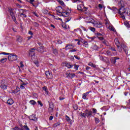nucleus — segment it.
Here are the masks:
<instances>
[{
	"mask_svg": "<svg viewBox=\"0 0 130 130\" xmlns=\"http://www.w3.org/2000/svg\"><path fill=\"white\" fill-rule=\"evenodd\" d=\"M114 10L118 11V13L120 15L121 17L123 20H125V16H126L128 13V8L121 7L119 9V10L116 8H115Z\"/></svg>",
	"mask_w": 130,
	"mask_h": 130,
	"instance_id": "obj_1",
	"label": "nucleus"
},
{
	"mask_svg": "<svg viewBox=\"0 0 130 130\" xmlns=\"http://www.w3.org/2000/svg\"><path fill=\"white\" fill-rule=\"evenodd\" d=\"M87 19L88 20L86 21V23H91L93 25L94 27H96V28H101L102 27V24L100 22L96 21L90 17H88Z\"/></svg>",
	"mask_w": 130,
	"mask_h": 130,
	"instance_id": "obj_2",
	"label": "nucleus"
},
{
	"mask_svg": "<svg viewBox=\"0 0 130 130\" xmlns=\"http://www.w3.org/2000/svg\"><path fill=\"white\" fill-rule=\"evenodd\" d=\"M71 13V11L70 9L67 8L66 9H63L60 16H62V17H69Z\"/></svg>",
	"mask_w": 130,
	"mask_h": 130,
	"instance_id": "obj_3",
	"label": "nucleus"
},
{
	"mask_svg": "<svg viewBox=\"0 0 130 130\" xmlns=\"http://www.w3.org/2000/svg\"><path fill=\"white\" fill-rule=\"evenodd\" d=\"M18 59V56L14 54H9L8 60L9 61H15Z\"/></svg>",
	"mask_w": 130,
	"mask_h": 130,
	"instance_id": "obj_4",
	"label": "nucleus"
},
{
	"mask_svg": "<svg viewBox=\"0 0 130 130\" xmlns=\"http://www.w3.org/2000/svg\"><path fill=\"white\" fill-rule=\"evenodd\" d=\"M35 50H36V48H31L29 50V56H31V59H35Z\"/></svg>",
	"mask_w": 130,
	"mask_h": 130,
	"instance_id": "obj_5",
	"label": "nucleus"
},
{
	"mask_svg": "<svg viewBox=\"0 0 130 130\" xmlns=\"http://www.w3.org/2000/svg\"><path fill=\"white\" fill-rule=\"evenodd\" d=\"M90 115H92V112L88 110H86L84 113L81 114V116H83V117L90 116Z\"/></svg>",
	"mask_w": 130,
	"mask_h": 130,
	"instance_id": "obj_6",
	"label": "nucleus"
},
{
	"mask_svg": "<svg viewBox=\"0 0 130 130\" xmlns=\"http://www.w3.org/2000/svg\"><path fill=\"white\" fill-rule=\"evenodd\" d=\"M114 42L118 48V51H119V52H121V51H122V49L121 48V47H119V45H120V43H119V41H118V39H115L114 40Z\"/></svg>",
	"mask_w": 130,
	"mask_h": 130,
	"instance_id": "obj_7",
	"label": "nucleus"
},
{
	"mask_svg": "<svg viewBox=\"0 0 130 130\" xmlns=\"http://www.w3.org/2000/svg\"><path fill=\"white\" fill-rule=\"evenodd\" d=\"M77 10H78V11H83L84 12L87 11V10H88V8L85 7V6H84V5L81 4V5H79L77 6Z\"/></svg>",
	"mask_w": 130,
	"mask_h": 130,
	"instance_id": "obj_8",
	"label": "nucleus"
},
{
	"mask_svg": "<svg viewBox=\"0 0 130 130\" xmlns=\"http://www.w3.org/2000/svg\"><path fill=\"white\" fill-rule=\"evenodd\" d=\"M0 87L4 90H6V89H7L8 86H7V83H6L5 80H3L2 81H1L0 83Z\"/></svg>",
	"mask_w": 130,
	"mask_h": 130,
	"instance_id": "obj_9",
	"label": "nucleus"
},
{
	"mask_svg": "<svg viewBox=\"0 0 130 130\" xmlns=\"http://www.w3.org/2000/svg\"><path fill=\"white\" fill-rule=\"evenodd\" d=\"M56 11L57 12V15L60 16L61 15V13L63 11V9L60 6H58L56 8Z\"/></svg>",
	"mask_w": 130,
	"mask_h": 130,
	"instance_id": "obj_10",
	"label": "nucleus"
},
{
	"mask_svg": "<svg viewBox=\"0 0 130 130\" xmlns=\"http://www.w3.org/2000/svg\"><path fill=\"white\" fill-rule=\"evenodd\" d=\"M117 59H119V58L117 57L111 58L110 59L111 63H112L113 64H115V63H116V60H117Z\"/></svg>",
	"mask_w": 130,
	"mask_h": 130,
	"instance_id": "obj_11",
	"label": "nucleus"
},
{
	"mask_svg": "<svg viewBox=\"0 0 130 130\" xmlns=\"http://www.w3.org/2000/svg\"><path fill=\"white\" fill-rule=\"evenodd\" d=\"M75 47V45L73 44H68L66 46L65 49L68 50V49H73Z\"/></svg>",
	"mask_w": 130,
	"mask_h": 130,
	"instance_id": "obj_12",
	"label": "nucleus"
},
{
	"mask_svg": "<svg viewBox=\"0 0 130 130\" xmlns=\"http://www.w3.org/2000/svg\"><path fill=\"white\" fill-rule=\"evenodd\" d=\"M45 75H46V77L48 78V79H52V74H51V72H50L49 71H46Z\"/></svg>",
	"mask_w": 130,
	"mask_h": 130,
	"instance_id": "obj_13",
	"label": "nucleus"
},
{
	"mask_svg": "<svg viewBox=\"0 0 130 130\" xmlns=\"http://www.w3.org/2000/svg\"><path fill=\"white\" fill-rule=\"evenodd\" d=\"M106 55L109 56H115L116 55V53H111L109 50L106 51Z\"/></svg>",
	"mask_w": 130,
	"mask_h": 130,
	"instance_id": "obj_14",
	"label": "nucleus"
},
{
	"mask_svg": "<svg viewBox=\"0 0 130 130\" xmlns=\"http://www.w3.org/2000/svg\"><path fill=\"white\" fill-rule=\"evenodd\" d=\"M118 5L120 8H124L125 6V3H124V2L123 1H121L118 3Z\"/></svg>",
	"mask_w": 130,
	"mask_h": 130,
	"instance_id": "obj_15",
	"label": "nucleus"
},
{
	"mask_svg": "<svg viewBox=\"0 0 130 130\" xmlns=\"http://www.w3.org/2000/svg\"><path fill=\"white\" fill-rule=\"evenodd\" d=\"M37 50L38 51V52H44V51H45V50H44V47H43V46H41L40 47L38 48Z\"/></svg>",
	"mask_w": 130,
	"mask_h": 130,
	"instance_id": "obj_16",
	"label": "nucleus"
},
{
	"mask_svg": "<svg viewBox=\"0 0 130 130\" xmlns=\"http://www.w3.org/2000/svg\"><path fill=\"white\" fill-rule=\"evenodd\" d=\"M107 29H109V30H110V31H113V32L115 31V29L114 27H113L112 26H111V24H110L109 26L107 25Z\"/></svg>",
	"mask_w": 130,
	"mask_h": 130,
	"instance_id": "obj_17",
	"label": "nucleus"
},
{
	"mask_svg": "<svg viewBox=\"0 0 130 130\" xmlns=\"http://www.w3.org/2000/svg\"><path fill=\"white\" fill-rule=\"evenodd\" d=\"M66 119L70 124H73V121L70 118V117L66 116Z\"/></svg>",
	"mask_w": 130,
	"mask_h": 130,
	"instance_id": "obj_18",
	"label": "nucleus"
},
{
	"mask_svg": "<svg viewBox=\"0 0 130 130\" xmlns=\"http://www.w3.org/2000/svg\"><path fill=\"white\" fill-rule=\"evenodd\" d=\"M96 35L98 37V38H99L100 39V40H103V37H101L102 36V34L98 32L96 34Z\"/></svg>",
	"mask_w": 130,
	"mask_h": 130,
	"instance_id": "obj_19",
	"label": "nucleus"
},
{
	"mask_svg": "<svg viewBox=\"0 0 130 130\" xmlns=\"http://www.w3.org/2000/svg\"><path fill=\"white\" fill-rule=\"evenodd\" d=\"M7 103L9 105H12V104H14V100L12 99H10L9 100H8Z\"/></svg>",
	"mask_w": 130,
	"mask_h": 130,
	"instance_id": "obj_20",
	"label": "nucleus"
},
{
	"mask_svg": "<svg viewBox=\"0 0 130 130\" xmlns=\"http://www.w3.org/2000/svg\"><path fill=\"white\" fill-rule=\"evenodd\" d=\"M29 119L30 120H34V121H36L37 120V118L35 117L34 115H32L29 117Z\"/></svg>",
	"mask_w": 130,
	"mask_h": 130,
	"instance_id": "obj_21",
	"label": "nucleus"
},
{
	"mask_svg": "<svg viewBox=\"0 0 130 130\" xmlns=\"http://www.w3.org/2000/svg\"><path fill=\"white\" fill-rule=\"evenodd\" d=\"M17 41H18V42H23V38H22V37L18 36H17V38L16 40Z\"/></svg>",
	"mask_w": 130,
	"mask_h": 130,
	"instance_id": "obj_22",
	"label": "nucleus"
},
{
	"mask_svg": "<svg viewBox=\"0 0 130 130\" xmlns=\"http://www.w3.org/2000/svg\"><path fill=\"white\" fill-rule=\"evenodd\" d=\"M121 47L124 50L125 53H126V51H127V48L126 47V46L124 45H121Z\"/></svg>",
	"mask_w": 130,
	"mask_h": 130,
	"instance_id": "obj_23",
	"label": "nucleus"
},
{
	"mask_svg": "<svg viewBox=\"0 0 130 130\" xmlns=\"http://www.w3.org/2000/svg\"><path fill=\"white\" fill-rule=\"evenodd\" d=\"M61 6H63V7H66V5H64V3L62 0H56Z\"/></svg>",
	"mask_w": 130,
	"mask_h": 130,
	"instance_id": "obj_24",
	"label": "nucleus"
},
{
	"mask_svg": "<svg viewBox=\"0 0 130 130\" xmlns=\"http://www.w3.org/2000/svg\"><path fill=\"white\" fill-rule=\"evenodd\" d=\"M88 94H89V92H86L85 93H84L82 96L83 99H84V100L88 99H87V96H88Z\"/></svg>",
	"mask_w": 130,
	"mask_h": 130,
	"instance_id": "obj_25",
	"label": "nucleus"
},
{
	"mask_svg": "<svg viewBox=\"0 0 130 130\" xmlns=\"http://www.w3.org/2000/svg\"><path fill=\"white\" fill-rule=\"evenodd\" d=\"M42 89H43V90H44V91H45V94L48 95V90H47V87L46 86H44L43 87H42Z\"/></svg>",
	"mask_w": 130,
	"mask_h": 130,
	"instance_id": "obj_26",
	"label": "nucleus"
},
{
	"mask_svg": "<svg viewBox=\"0 0 130 130\" xmlns=\"http://www.w3.org/2000/svg\"><path fill=\"white\" fill-rule=\"evenodd\" d=\"M7 60H8V58H2L0 60V62L2 63H5V62H6Z\"/></svg>",
	"mask_w": 130,
	"mask_h": 130,
	"instance_id": "obj_27",
	"label": "nucleus"
},
{
	"mask_svg": "<svg viewBox=\"0 0 130 130\" xmlns=\"http://www.w3.org/2000/svg\"><path fill=\"white\" fill-rule=\"evenodd\" d=\"M66 67L67 68H68V69H71V68H72L73 67V64H72V63H68L66 64Z\"/></svg>",
	"mask_w": 130,
	"mask_h": 130,
	"instance_id": "obj_28",
	"label": "nucleus"
},
{
	"mask_svg": "<svg viewBox=\"0 0 130 130\" xmlns=\"http://www.w3.org/2000/svg\"><path fill=\"white\" fill-rule=\"evenodd\" d=\"M83 46H84V47H86L87 48H88V47H89V44H88V42L84 41L83 43Z\"/></svg>",
	"mask_w": 130,
	"mask_h": 130,
	"instance_id": "obj_29",
	"label": "nucleus"
},
{
	"mask_svg": "<svg viewBox=\"0 0 130 130\" xmlns=\"http://www.w3.org/2000/svg\"><path fill=\"white\" fill-rule=\"evenodd\" d=\"M62 27L64 28V29H69V25H67L66 23L62 24Z\"/></svg>",
	"mask_w": 130,
	"mask_h": 130,
	"instance_id": "obj_30",
	"label": "nucleus"
},
{
	"mask_svg": "<svg viewBox=\"0 0 130 130\" xmlns=\"http://www.w3.org/2000/svg\"><path fill=\"white\" fill-rule=\"evenodd\" d=\"M105 24L106 25L107 28V26H110V25H111L108 20H105Z\"/></svg>",
	"mask_w": 130,
	"mask_h": 130,
	"instance_id": "obj_31",
	"label": "nucleus"
},
{
	"mask_svg": "<svg viewBox=\"0 0 130 130\" xmlns=\"http://www.w3.org/2000/svg\"><path fill=\"white\" fill-rule=\"evenodd\" d=\"M59 125H60V123L59 122H58L53 125V127H57Z\"/></svg>",
	"mask_w": 130,
	"mask_h": 130,
	"instance_id": "obj_32",
	"label": "nucleus"
},
{
	"mask_svg": "<svg viewBox=\"0 0 130 130\" xmlns=\"http://www.w3.org/2000/svg\"><path fill=\"white\" fill-rule=\"evenodd\" d=\"M29 103L31 104V105H35L36 104V102L34 100H30Z\"/></svg>",
	"mask_w": 130,
	"mask_h": 130,
	"instance_id": "obj_33",
	"label": "nucleus"
},
{
	"mask_svg": "<svg viewBox=\"0 0 130 130\" xmlns=\"http://www.w3.org/2000/svg\"><path fill=\"white\" fill-rule=\"evenodd\" d=\"M94 121L95 123L96 124L99 123V122H100V119H99V118L96 117L94 118Z\"/></svg>",
	"mask_w": 130,
	"mask_h": 130,
	"instance_id": "obj_34",
	"label": "nucleus"
},
{
	"mask_svg": "<svg viewBox=\"0 0 130 130\" xmlns=\"http://www.w3.org/2000/svg\"><path fill=\"white\" fill-rule=\"evenodd\" d=\"M76 77V74L75 73H71L70 74V79H73Z\"/></svg>",
	"mask_w": 130,
	"mask_h": 130,
	"instance_id": "obj_35",
	"label": "nucleus"
},
{
	"mask_svg": "<svg viewBox=\"0 0 130 130\" xmlns=\"http://www.w3.org/2000/svg\"><path fill=\"white\" fill-rule=\"evenodd\" d=\"M66 77H67V78H68L69 79H70V78H71V73L67 72L66 73Z\"/></svg>",
	"mask_w": 130,
	"mask_h": 130,
	"instance_id": "obj_36",
	"label": "nucleus"
},
{
	"mask_svg": "<svg viewBox=\"0 0 130 130\" xmlns=\"http://www.w3.org/2000/svg\"><path fill=\"white\" fill-rule=\"evenodd\" d=\"M48 111H49V112H52V111H53V108L50 106L48 108Z\"/></svg>",
	"mask_w": 130,
	"mask_h": 130,
	"instance_id": "obj_37",
	"label": "nucleus"
},
{
	"mask_svg": "<svg viewBox=\"0 0 130 130\" xmlns=\"http://www.w3.org/2000/svg\"><path fill=\"white\" fill-rule=\"evenodd\" d=\"M89 29V30H91L92 32H95V31H96V29H95V27H90Z\"/></svg>",
	"mask_w": 130,
	"mask_h": 130,
	"instance_id": "obj_38",
	"label": "nucleus"
},
{
	"mask_svg": "<svg viewBox=\"0 0 130 130\" xmlns=\"http://www.w3.org/2000/svg\"><path fill=\"white\" fill-rule=\"evenodd\" d=\"M79 67V65L74 64V70H76V71H78Z\"/></svg>",
	"mask_w": 130,
	"mask_h": 130,
	"instance_id": "obj_39",
	"label": "nucleus"
},
{
	"mask_svg": "<svg viewBox=\"0 0 130 130\" xmlns=\"http://www.w3.org/2000/svg\"><path fill=\"white\" fill-rule=\"evenodd\" d=\"M53 53H54V54H55V55H57V54H58V52L57 51V50L55 49L53 51Z\"/></svg>",
	"mask_w": 130,
	"mask_h": 130,
	"instance_id": "obj_40",
	"label": "nucleus"
},
{
	"mask_svg": "<svg viewBox=\"0 0 130 130\" xmlns=\"http://www.w3.org/2000/svg\"><path fill=\"white\" fill-rule=\"evenodd\" d=\"M80 28L83 30V31H85V32H88V29H86L84 26H80Z\"/></svg>",
	"mask_w": 130,
	"mask_h": 130,
	"instance_id": "obj_41",
	"label": "nucleus"
},
{
	"mask_svg": "<svg viewBox=\"0 0 130 130\" xmlns=\"http://www.w3.org/2000/svg\"><path fill=\"white\" fill-rule=\"evenodd\" d=\"M88 66H90V67H92V68H95V65L91 62L88 63Z\"/></svg>",
	"mask_w": 130,
	"mask_h": 130,
	"instance_id": "obj_42",
	"label": "nucleus"
},
{
	"mask_svg": "<svg viewBox=\"0 0 130 130\" xmlns=\"http://www.w3.org/2000/svg\"><path fill=\"white\" fill-rule=\"evenodd\" d=\"M22 83H21L20 85H22L23 86H26L28 84V82H23V81H22Z\"/></svg>",
	"mask_w": 130,
	"mask_h": 130,
	"instance_id": "obj_43",
	"label": "nucleus"
},
{
	"mask_svg": "<svg viewBox=\"0 0 130 130\" xmlns=\"http://www.w3.org/2000/svg\"><path fill=\"white\" fill-rule=\"evenodd\" d=\"M71 19H72V18H70V17H69V18H66V19H65V22H66V23H68V22H69V21H71Z\"/></svg>",
	"mask_w": 130,
	"mask_h": 130,
	"instance_id": "obj_44",
	"label": "nucleus"
},
{
	"mask_svg": "<svg viewBox=\"0 0 130 130\" xmlns=\"http://www.w3.org/2000/svg\"><path fill=\"white\" fill-rule=\"evenodd\" d=\"M92 112L93 113H94V114H96V113H97V110L96 109H92Z\"/></svg>",
	"mask_w": 130,
	"mask_h": 130,
	"instance_id": "obj_45",
	"label": "nucleus"
},
{
	"mask_svg": "<svg viewBox=\"0 0 130 130\" xmlns=\"http://www.w3.org/2000/svg\"><path fill=\"white\" fill-rule=\"evenodd\" d=\"M38 104H39V105H40V106L41 107H42V106H43V104H42V103H41V101H38Z\"/></svg>",
	"mask_w": 130,
	"mask_h": 130,
	"instance_id": "obj_46",
	"label": "nucleus"
},
{
	"mask_svg": "<svg viewBox=\"0 0 130 130\" xmlns=\"http://www.w3.org/2000/svg\"><path fill=\"white\" fill-rule=\"evenodd\" d=\"M34 63L36 64L37 67H39V62L38 61H36L34 62Z\"/></svg>",
	"mask_w": 130,
	"mask_h": 130,
	"instance_id": "obj_47",
	"label": "nucleus"
},
{
	"mask_svg": "<svg viewBox=\"0 0 130 130\" xmlns=\"http://www.w3.org/2000/svg\"><path fill=\"white\" fill-rule=\"evenodd\" d=\"M99 8L100 10H102L103 9V6H102V5L99 4Z\"/></svg>",
	"mask_w": 130,
	"mask_h": 130,
	"instance_id": "obj_48",
	"label": "nucleus"
},
{
	"mask_svg": "<svg viewBox=\"0 0 130 130\" xmlns=\"http://www.w3.org/2000/svg\"><path fill=\"white\" fill-rule=\"evenodd\" d=\"M22 128H24V129H26V130H29V128H28V126L26 125L23 126Z\"/></svg>",
	"mask_w": 130,
	"mask_h": 130,
	"instance_id": "obj_49",
	"label": "nucleus"
},
{
	"mask_svg": "<svg viewBox=\"0 0 130 130\" xmlns=\"http://www.w3.org/2000/svg\"><path fill=\"white\" fill-rule=\"evenodd\" d=\"M77 51V49H73L72 50H70V52H75Z\"/></svg>",
	"mask_w": 130,
	"mask_h": 130,
	"instance_id": "obj_50",
	"label": "nucleus"
},
{
	"mask_svg": "<svg viewBox=\"0 0 130 130\" xmlns=\"http://www.w3.org/2000/svg\"><path fill=\"white\" fill-rule=\"evenodd\" d=\"M87 38H88V39H91V40H94V39H95V37H87Z\"/></svg>",
	"mask_w": 130,
	"mask_h": 130,
	"instance_id": "obj_51",
	"label": "nucleus"
},
{
	"mask_svg": "<svg viewBox=\"0 0 130 130\" xmlns=\"http://www.w3.org/2000/svg\"><path fill=\"white\" fill-rule=\"evenodd\" d=\"M1 54H4V55H10V53L6 52H3Z\"/></svg>",
	"mask_w": 130,
	"mask_h": 130,
	"instance_id": "obj_52",
	"label": "nucleus"
},
{
	"mask_svg": "<svg viewBox=\"0 0 130 130\" xmlns=\"http://www.w3.org/2000/svg\"><path fill=\"white\" fill-rule=\"evenodd\" d=\"M12 130H20V129L18 126H16L15 127L13 128Z\"/></svg>",
	"mask_w": 130,
	"mask_h": 130,
	"instance_id": "obj_53",
	"label": "nucleus"
},
{
	"mask_svg": "<svg viewBox=\"0 0 130 130\" xmlns=\"http://www.w3.org/2000/svg\"><path fill=\"white\" fill-rule=\"evenodd\" d=\"M20 88L23 90L25 89V85H23V84H20Z\"/></svg>",
	"mask_w": 130,
	"mask_h": 130,
	"instance_id": "obj_54",
	"label": "nucleus"
},
{
	"mask_svg": "<svg viewBox=\"0 0 130 130\" xmlns=\"http://www.w3.org/2000/svg\"><path fill=\"white\" fill-rule=\"evenodd\" d=\"M103 42V43H104V44L105 45H107V43H108L107 41H106V40H105V41H104Z\"/></svg>",
	"mask_w": 130,
	"mask_h": 130,
	"instance_id": "obj_55",
	"label": "nucleus"
},
{
	"mask_svg": "<svg viewBox=\"0 0 130 130\" xmlns=\"http://www.w3.org/2000/svg\"><path fill=\"white\" fill-rule=\"evenodd\" d=\"M49 120H52L53 119V116H50L49 118Z\"/></svg>",
	"mask_w": 130,
	"mask_h": 130,
	"instance_id": "obj_56",
	"label": "nucleus"
},
{
	"mask_svg": "<svg viewBox=\"0 0 130 130\" xmlns=\"http://www.w3.org/2000/svg\"><path fill=\"white\" fill-rule=\"evenodd\" d=\"M24 67V64H23V62H20V67L23 68Z\"/></svg>",
	"mask_w": 130,
	"mask_h": 130,
	"instance_id": "obj_57",
	"label": "nucleus"
},
{
	"mask_svg": "<svg viewBox=\"0 0 130 130\" xmlns=\"http://www.w3.org/2000/svg\"><path fill=\"white\" fill-rule=\"evenodd\" d=\"M111 50H112V51H116L114 48H111Z\"/></svg>",
	"mask_w": 130,
	"mask_h": 130,
	"instance_id": "obj_58",
	"label": "nucleus"
},
{
	"mask_svg": "<svg viewBox=\"0 0 130 130\" xmlns=\"http://www.w3.org/2000/svg\"><path fill=\"white\" fill-rule=\"evenodd\" d=\"M29 2L31 5H33V2H34V0H29Z\"/></svg>",
	"mask_w": 130,
	"mask_h": 130,
	"instance_id": "obj_59",
	"label": "nucleus"
},
{
	"mask_svg": "<svg viewBox=\"0 0 130 130\" xmlns=\"http://www.w3.org/2000/svg\"><path fill=\"white\" fill-rule=\"evenodd\" d=\"M74 57H75V58H76V59H80V58L76 55H74Z\"/></svg>",
	"mask_w": 130,
	"mask_h": 130,
	"instance_id": "obj_60",
	"label": "nucleus"
},
{
	"mask_svg": "<svg viewBox=\"0 0 130 130\" xmlns=\"http://www.w3.org/2000/svg\"><path fill=\"white\" fill-rule=\"evenodd\" d=\"M100 59H101V60H104V58H103V57L101 56V57H100Z\"/></svg>",
	"mask_w": 130,
	"mask_h": 130,
	"instance_id": "obj_61",
	"label": "nucleus"
},
{
	"mask_svg": "<svg viewBox=\"0 0 130 130\" xmlns=\"http://www.w3.org/2000/svg\"><path fill=\"white\" fill-rule=\"evenodd\" d=\"M32 36H31L30 37H28L27 38L28 39V40H30V39H31V38H32Z\"/></svg>",
	"mask_w": 130,
	"mask_h": 130,
	"instance_id": "obj_62",
	"label": "nucleus"
},
{
	"mask_svg": "<svg viewBox=\"0 0 130 130\" xmlns=\"http://www.w3.org/2000/svg\"><path fill=\"white\" fill-rule=\"evenodd\" d=\"M28 34H30V35H33V33L32 32V31H29Z\"/></svg>",
	"mask_w": 130,
	"mask_h": 130,
	"instance_id": "obj_63",
	"label": "nucleus"
},
{
	"mask_svg": "<svg viewBox=\"0 0 130 130\" xmlns=\"http://www.w3.org/2000/svg\"><path fill=\"white\" fill-rule=\"evenodd\" d=\"M86 70H90V68L89 67H86Z\"/></svg>",
	"mask_w": 130,
	"mask_h": 130,
	"instance_id": "obj_64",
	"label": "nucleus"
}]
</instances>
